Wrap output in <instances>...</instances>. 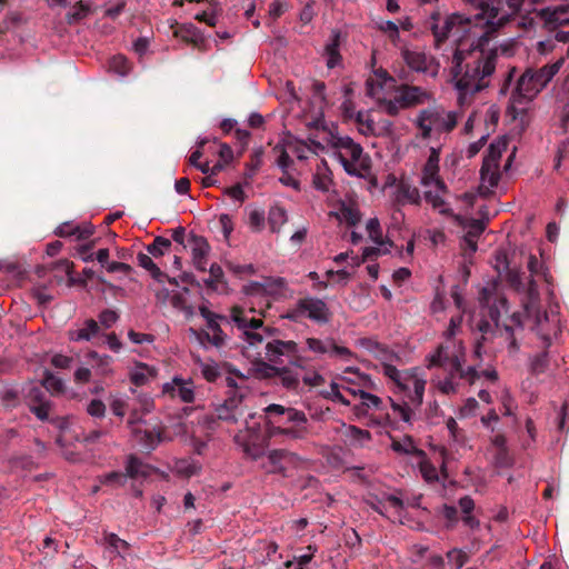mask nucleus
<instances>
[{
    "mask_svg": "<svg viewBox=\"0 0 569 569\" xmlns=\"http://www.w3.org/2000/svg\"><path fill=\"white\" fill-rule=\"evenodd\" d=\"M426 24L432 32L435 44L438 48L449 37H457L451 73L455 88L458 91V103L463 106L475 93L489 87L495 73L496 52L486 53L483 50H472L475 47H483L488 43L479 44L471 36L472 30L478 26L477 16L471 23L469 20L465 21L460 14L442 16L440 12H432Z\"/></svg>",
    "mask_w": 569,
    "mask_h": 569,
    "instance_id": "1",
    "label": "nucleus"
},
{
    "mask_svg": "<svg viewBox=\"0 0 569 569\" xmlns=\"http://www.w3.org/2000/svg\"><path fill=\"white\" fill-rule=\"evenodd\" d=\"M250 312H254V309L247 312L240 307H232L230 311L231 320L241 332L243 353L248 358L260 359L262 358L260 348L263 346V358L269 362L282 365L288 360L291 366L303 369L307 358L299 355L298 343L293 340L280 339H272L264 343L266 338L271 337L277 329L266 327L261 318L250 317Z\"/></svg>",
    "mask_w": 569,
    "mask_h": 569,
    "instance_id": "2",
    "label": "nucleus"
},
{
    "mask_svg": "<svg viewBox=\"0 0 569 569\" xmlns=\"http://www.w3.org/2000/svg\"><path fill=\"white\" fill-rule=\"evenodd\" d=\"M507 280L517 291L526 289L527 298L523 301V311L513 312L510 316V325H505V336L509 343V350L516 351L518 343L515 331L522 330L527 320L532 321V330L542 339L545 347H549L551 339L559 331V319L557 315L549 316L539 310L540 296L536 281L531 278L527 287L522 283L521 273L518 270H509Z\"/></svg>",
    "mask_w": 569,
    "mask_h": 569,
    "instance_id": "3",
    "label": "nucleus"
},
{
    "mask_svg": "<svg viewBox=\"0 0 569 569\" xmlns=\"http://www.w3.org/2000/svg\"><path fill=\"white\" fill-rule=\"evenodd\" d=\"M565 63V58H560L553 63L546 64L540 69L528 68L518 79L517 87L511 94L508 113L516 119L525 111L523 104L531 101L552 78L560 71Z\"/></svg>",
    "mask_w": 569,
    "mask_h": 569,
    "instance_id": "4",
    "label": "nucleus"
},
{
    "mask_svg": "<svg viewBox=\"0 0 569 569\" xmlns=\"http://www.w3.org/2000/svg\"><path fill=\"white\" fill-rule=\"evenodd\" d=\"M466 361V348L459 339H443V341L430 353L426 356L425 362L428 369L442 368L452 375H459V378L475 383L478 371L473 367L467 370L462 369Z\"/></svg>",
    "mask_w": 569,
    "mask_h": 569,
    "instance_id": "5",
    "label": "nucleus"
},
{
    "mask_svg": "<svg viewBox=\"0 0 569 569\" xmlns=\"http://www.w3.org/2000/svg\"><path fill=\"white\" fill-rule=\"evenodd\" d=\"M331 147L345 171L355 177L367 178L371 173V159L363 148L350 137H333Z\"/></svg>",
    "mask_w": 569,
    "mask_h": 569,
    "instance_id": "6",
    "label": "nucleus"
},
{
    "mask_svg": "<svg viewBox=\"0 0 569 569\" xmlns=\"http://www.w3.org/2000/svg\"><path fill=\"white\" fill-rule=\"evenodd\" d=\"M458 110H446L441 106L429 107L419 111L415 124L422 139H430L432 133H450L462 118Z\"/></svg>",
    "mask_w": 569,
    "mask_h": 569,
    "instance_id": "7",
    "label": "nucleus"
},
{
    "mask_svg": "<svg viewBox=\"0 0 569 569\" xmlns=\"http://www.w3.org/2000/svg\"><path fill=\"white\" fill-rule=\"evenodd\" d=\"M509 138L506 136L498 137L493 140L487 153L483 157L480 168V183L478 186V194L488 197L493 193L501 179L500 160L503 153L508 151Z\"/></svg>",
    "mask_w": 569,
    "mask_h": 569,
    "instance_id": "8",
    "label": "nucleus"
},
{
    "mask_svg": "<svg viewBox=\"0 0 569 569\" xmlns=\"http://www.w3.org/2000/svg\"><path fill=\"white\" fill-rule=\"evenodd\" d=\"M331 318V312L327 303L317 297H303L291 305L280 319L292 322H301L309 319L316 323H327Z\"/></svg>",
    "mask_w": 569,
    "mask_h": 569,
    "instance_id": "9",
    "label": "nucleus"
},
{
    "mask_svg": "<svg viewBox=\"0 0 569 569\" xmlns=\"http://www.w3.org/2000/svg\"><path fill=\"white\" fill-rule=\"evenodd\" d=\"M200 316L206 325L201 329H190L198 342L207 348L208 346L221 348L227 342V333L222 330L221 323L228 322V318L223 315L211 311L207 306L201 305L198 308Z\"/></svg>",
    "mask_w": 569,
    "mask_h": 569,
    "instance_id": "10",
    "label": "nucleus"
},
{
    "mask_svg": "<svg viewBox=\"0 0 569 569\" xmlns=\"http://www.w3.org/2000/svg\"><path fill=\"white\" fill-rule=\"evenodd\" d=\"M307 467V460L296 452L286 449H273L268 452L262 468L267 473L279 475L283 478L295 477Z\"/></svg>",
    "mask_w": 569,
    "mask_h": 569,
    "instance_id": "11",
    "label": "nucleus"
},
{
    "mask_svg": "<svg viewBox=\"0 0 569 569\" xmlns=\"http://www.w3.org/2000/svg\"><path fill=\"white\" fill-rule=\"evenodd\" d=\"M427 380L419 373L418 368L406 370V375L399 381L397 389L409 399L410 403L418 408L423 402Z\"/></svg>",
    "mask_w": 569,
    "mask_h": 569,
    "instance_id": "12",
    "label": "nucleus"
},
{
    "mask_svg": "<svg viewBox=\"0 0 569 569\" xmlns=\"http://www.w3.org/2000/svg\"><path fill=\"white\" fill-rule=\"evenodd\" d=\"M440 151V147L430 148L427 161L422 167L420 183L426 188L433 187L443 191L446 189V183L439 174Z\"/></svg>",
    "mask_w": 569,
    "mask_h": 569,
    "instance_id": "13",
    "label": "nucleus"
},
{
    "mask_svg": "<svg viewBox=\"0 0 569 569\" xmlns=\"http://www.w3.org/2000/svg\"><path fill=\"white\" fill-rule=\"evenodd\" d=\"M161 393L163 397L179 399L184 403H192L196 399L193 381L180 376H174L170 382L163 383Z\"/></svg>",
    "mask_w": 569,
    "mask_h": 569,
    "instance_id": "14",
    "label": "nucleus"
},
{
    "mask_svg": "<svg viewBox=\"0 0 569 569\" xmlns=\"http://www.w3.org/2000/svg\"><path fill=\"white\" fill-rule=\"evenodd\" d=\"M402 59L412 71L430 73L436 76L438 64L435 63L432 57L427 56L423 51L405 49L401 52Z\"/></svg>",
    "mask_w": 569,
    "mask_h": 569,
    "instance_id": "15",
    "label": "nucleus"
},
{
    "mask_svg": "<svg viewBox=\"0 0 569 569\" xmlns=\"http://www.w3.org/2000/svg\"><path fill=\"white\" fill-rule=\"evenodd\" d=\"M397 94L406 109L427 103L432 99L431 92L427 89L409 84L400 86Z\"/></svg>",
    "mask_w": 569,
    "mask_h": 569,
    "instance_id": "16",
    "label": "nucleus"
},
{
    "mask_svg": "<svg viewBox=\"0 0 569 569\" xmlns=\"http://www.w3.org/2000/svg\"><path fill=\"white\" fill-rule=\"evenodd\" d=\"M392 201L396 206L415 204L419 206L421 202L420 191L417 187L411 186L406 181H400L395 187Z\"/></svg>",
    "mask_w": 569,
    "mask_h": 569,
    "instance_id": "17",
    "label": "nucleus"
},
{
    "mask_svg": "<svg viewBox=\"0 0 569 569\" xmlns=\"http://www.w3.org/2000/svg\"><path fill=\"white\" fill-rule=\"evenodd\" d=\"M129 380L136 387H142L154 380L158 376V369L144 362H136L128 372Z\"/></svg>",
    "mask_w": 569,
    "mask_h": 569,
    "instance_id": "18",
    "label": "nucleus"
},
{
    "mask_svg": "<svg viewBox=\"0 0 569 569\" xmlns=\"http://www.w3.org/2000/svg\"><path fill=\"white\" fill-rule=\"evenodd\" d=\"M94 232V227L90 222L81 224L72 221L61 223L54 231L59 237H76L78 240L88 239Z\"/></svg>",
    "mask_w": 569,
    "mask_h": 569,
    "instance_id": "19",
    "label": "nucleus"
},
{
    "mask_svg": "<svg viewBox=\"0 0 569 569\" xmlns=\"http://www.w3.org/2000/svg\"><path fill=\"white\" fill-rule=\"evenodd\" d=\"M191 251H192V261L194 267L199 271L207 270V258L210 251V246L208 241L201 236H191L190 239Z\"/></svg>",
    "mask_w": 569,
    "mask_h": 569,
    "instance_id": "20",
    "label": "nucleus"
},
{
    "mask_svg": "<svg viewBox=\"0 0 569 569\" xmlns=\"http://www.w3.org/2000/svg\"><path fill=\"white\" fill-rule=\"evenodd\" d=\"M331 214L335 216L339 222H345L349 227L358 224L362 217L358 204L353 201H340L337 210L331 212Z\"/></svg>",
    "mask_w": 569,
    "mask_h": 569,
    "instance_id": "21",
    "label": "nucleus"
},
{
    "mask_svg": "<svg viewBox=\"0 0 569 569\" xmlns=\"http://www.w3.org/2000/svg\"><path fill=\"white\" fill-rule=\"evenodd\" d=\"M341 33L339 30H332L329 41L325 47L326 64L329 69H333L341 64L342 57L340 54Z\"/></svg>",
    "mask_w": 569,
    "mask_h": 569,
    "instance_id": "22",
    "label": "nucleus"
},
{
    "mask_svg": "<svg viewBox=\"0 0 569 569\" xmlns=\"http://www.w3.org/2000/svg\"><path fill=\"white\" fill-rule=\"evenodd\" d=\"M132 427V432L137 440L148 449H154L158 445L167 440L164 430L161 427H156L151 430Z\"/></svg>",
    "mask_w": 569,
    "mask_h": 569,
    "instance_id": "23",
    "label": "nucleus"
},
{
    "mask_svg": "<svg viewBox=\"0 0 569 569\" xmlns=\"http://www.w3.org/2000/svg\"><path fill=\"white\" fill-rule=\"evenodd\" d=\"M99 332V325L93 319H87L81 327L70 329L68 331V338L71 341H90Z\"/></svg>",
    "mask_w": 569,
    "mask_h": 569,
    "instance_id": "24",
    "label": "nucleus"
},
{
    "mask_svg": "<svg viewBox=\"0 0 569 569\" xmlns=\"http://www.w3.org/2000/svg\"><path fill=\"white\" fill-rule=\"evenodd\" d=\"M227 385L230 388L227 399L223 401L233 412L238 416H242V402L246 397L244 391L238 388L233 378H227Z\"/></svg>",
    "mask_w": 569,
    "mask_h": 569,
    "instance_id": "25",
    "label": "nucleus"
},
{
    "mask_svg": "<svg viewBox=\"0 0 569 569\" xmlns=\"http://www.w3.org/2000/svg\"><path fill=\"white\" fill-rule=\"evenodd\" d=\"M126 479L131 478H147L150 476L151 467L144 463L140 458L134 455H129L126 461Z\"/></svg>",
    "mask_w": 569,
    "mask_h": 569,
    "instance_id": "26",
    "label": "nucleus"
},
{
    "mask_svg": "<svg viewBox=\"0 0 569 569\" xmlns=\"http://www.w3.org/2000/svg\"><path fill=\"white\" fill-rule=\"evenodd\" d=\"M552 26L569 24V6H558L553 9H545L538 12V17Z\"/></svg>",
    "mask_w": 569,
    "mask_h": 569,
    "instance_id": "27",
    "label": "nucleus"
},
{
    "mask_svg": "<svg viewBox=\"0 0 569 569\" xmlns=\"http://www.w3.org/2000/svg\"><path fill=\"white\" fill-rule=\"evenodd\" d=\"M360 403L355 406L353 411L356 416H367L370 410H382V400L376 395L369 392H361Z\"/></svg>",
    "mask_w": 569,
    "mask_h": 569,
    "instance_id": "28",
    "label": "nucleus"
},
{
    "mask_svg": "<svg viewBox=\"0 0 569 569\" xmlns=\"http://www.w3.org/2000/svg\"><path fill=\"white\" fill-rule=\"evenodd\" d=\"M358 131L363 136H379L380 128L377 126L369 111H358L356 116Z\"/></svg>",
    "mask_w": 569,
    "mask_h": 569,
    "instance_id": "29",
    "label": "nucleus"
},
{
    "mask_svg": "<svg viewBox=\"0 0 569 569\" xmlns=\"http://www.w3.org/2000/svg\"><path fill=\"white\" fill-rule=\"evenodd\" d=\"M418 467L420 473L426 482L435 483L439 480V471L437 467L430 461L425 451L418 452Z\"/></svg>",
    "mask_w": 569,
    "mask_h": 569,
    "instance_id": "30",
    "label": "nucleus"
},
{
    "mask_svg": "<svg viewBox=\"0 0 569 569\" xmlns=\"http://www.w3.org/2000/svg\"><path fill=\"white\" fill-rule=\"evenodd\" d=\"M137 402L139 405V409H136L131 412L128 420L129 426H134L138 421H140L143 415L150 413L154 409V400L149 395L140 393L137 397Z\"/></svg>",
    "mask_w": 569,
    "mask_h": 569,
    "instance_id": "31",
    "label": "nucleus"
},
{
    "mask_svg": "<svg viewBox=\"0 0 569 569\" xmlns=\"http://www.w3.org/2000/svg\"><path fill=\"white\" fill-rule=\"evenodd\" d=\"M332 183L331 172L325 161H321L316 169L312 178V184L322 192L329 191Z\"/></svg>",
    "mask_w": 569,
    "mask_h": 569,
    "instance_id": "32",
    "label": "nucleus"
},
{
    "mask_svg": "<svg viewBox=\"0 0 569 569\" xmlns=\"http://www.w3.org/2000/svg\"><path fill=\"white\" fill-rule=\"evenodd\" d=\"M258 441V433L253 430L246 429L244 431H240L234 436V442L242 448L244 453L251 456L252 458H257V453L253 450Z\"/></svg>",
    "mask_w": 569,
    "mask_h": 569,
    "instance_id": "33",
    "label": "nucleus"
},
{
    "mask_svg": "<svg viewBox=\"0 0 569 569\" xmlns=\"http://www.w3.org/2000/svg\"><path fill=\"white\" fill-rule=\"evenodd\" d=\"M447 193V188L443 191L438 190L435 188V191L427 190L425 192V199L428 203L432 206V208L439 213L449 216L451 214V209L449 208L448 203L445 201L443 196Z\"/></svg>",
    "mask_w": 569,
    "mask_h": 569,
    "instance_id": "34",
    "label": "nucleus"
},
{
    "mask_svg": "<svg viewBox=\"0 0 569 569\" xmlns=\"http://www.w3.org/2000/svg\"><path fill=\"white\" fill-rule=\"evenodd\" d=\"M345 437L352 443L362 446L371 440V433L353 425L342 423Z\"/></svg>",
    "mask_w": 569,
    "mask_h": 569,
    "instance_id": "35",
    "label": "nucleus"
},
{
    "mask_svg": "<svg viewBox=\"0 0 569 569\" xmlns=\"http://www.w3.org/2000/svg\"><path fill=\"white\" fill-rule=\"evenodd\" d=\"M366 229L368 232L369 238L380 247L389 246L393 247V242L390 240H385L382 234V229L380 226V221L378 218H370L367 221Z\"/></svg>",
    "mask_w": 569,
    "mask_h": 569,
    "instance_id": "36",
    "label": "nucleus"
},
{
    "mask_svg": "<svg viewBox=\"0 0 569 569\" xmlns=\"http://www.w3.org/2000/svg\"><path fill=\"white\" fill-rule=\"evenodd\" d=\"M287 211L279 206H273L268 212V224L271 232H279L280 229L287 223Z\"/></svg>",
    "mask_w": 569,
    "mask_h": 569,
    "instance_id": "37",
    "label": "nucleus"
},
{
    "mask_svg": "<svg viewBox=\"0 0 569 569\" xmlns=\"http://www.w3.org/2000/svg\"><path fill=\"white\" fill-rule=\"evenodd\" d=\"M260 286L270 296H280L287 290V281L281 277L266 278Z\"/></svg>",
    "mask_w": 569,
    "mask_h": 569,
    "instance_id": "38",
    "label": "nucleus"
},
{
    "mask_svg": "<svg viewBox=\"0 0 569 569\" xmlns=\"http://www.w3.org/2000/svg\"><path fill=\"white\" fill-rule=\"evenodd\" d=\"M174 36L180 37L183 41L193 44H198L202 41L201 33L192 23L181 24L177 30H174Z\"/></svg>",
    "mask_w": 569,
    "mask_h": 569,
    "instance_id": "39",
    "label": "nucleus"
},
{
    "mask_svg": "<svg viewBox=\"0 0 569 569\" xmlns=\"http://www.w3.org/2000/svg\"><path fill=\"white\" fill-rule=\"evenodd\" d=\"M103 542L112 552L120 557H123L122 552L128 551L130 548V545L126 540L119 538L113 532H104Z\"/></svg>",
    "mask_w": 569,
    "mask_h": 569,
    "instance_id": "40",
    "label": "nucleus"
},
{
    "mask_svg": "<svg viewBox=\"0 0 569 569\" xmlns=\"http://www.w3.org/2000/svg\"><path fill=\"white\" fill-rule=\"evenodd\" d=\"M391 449L395 452L401 453V455H412L416 458L418 457V452L422 451L421 449H418L411 437L406 436L400 440L392 439L391 442Z\"/></svg>",
    "mask_w": 569,
    "mask_h": 569,
    "instance_id": "41",
    "label": "nucleus"
},
{
    "mask_svg": "<svg viewBox=\"0 0 569 569\" xmlns=\"http://www.w3.org/2000/svg\"><path fill=\"white\" fill-rule=\"evenodd\" d=\"M527 267L531 277L541 276L548 284H551L552 277L548 268L535 254L529 256Z\"/></svg>",
    "mask_w": 569,
    "mask_h": 569,
    "instance_id": "42",
    "label": "nucleus"
},
{
    "mask_svg": "<svg viewBox=\"0 0 569 569\" xmlns=\"http://www.w3.org/2000/svg\"><path fill=\"white\" fill-rule=\"evenodd\" d=\"M489 43L490 41L483 46V47H475V51H485L486 53L488 52H491V51H495L496 52V56H495V62H493V66L496 67L497 66V59H498V56L501 54V56H505V57H512L515 54V50H516V43L513 41H508V42H505V43H501L499 47H496V48H492V49H489Z\"/></svg>",
    "mask_w": 569,
    "mask_h": 569,
    "instance_id": "43",
    "label": "nucleus"
},
{
    "mask_svg": "<svg viewBox=\"0 0 569 569\" xmlns=\"http://www.w3.org/2000/svg\"><path fill=\"white\" fill-rule=\"evenodd\" d=\"M276 432L290 439H303L308 435L307 425H293L291 427H278Z\"/></svg>",
    "mask_w": 569,
    "mask_h": 569,
    "instance_id": "44",
    "label": "nucleus"
},
{
    "mask_svg": "<svg viewBox=\"0 0 569 569\" xmlns=\"http://www.w3.org/2000/svg\"><path fill=\"white\" fill-rule=\"evenodd\" d=\"M42 386L52 395L62 393L64 389L63 381L49 371L44 373Z\"/></svg>",
    "mask_w": 569,
    "mask_h": 569,
    "instance_id": "45",
    "label": "nucleus"
},
{
    "mask_svg": "<svg viewBox=\"0 0 569 569\" xmlns=\"http://www.w3.org/2000/svg\"><path fill=\"white\" fill-rule=\"evenodd\" d=\"M109 69L119 76H127L131 69V66L124 56L117 54L110 59Z\"/></svg>",
    "mask_w": 569,
    "mask_h": 569,
    "instance_id": "46",
    "label": "nucleus"
},
{
    "mask_svg": "<svg viewBox=\"0 0 569 569\" xmlns=\"http://www.w3.org/2000/svg\"><path fill=\"white\" fill-rule=\"evenodd\" d=\"M278 375L281 385L289 389V390H296L299 386V377L297 373L292 372L290 369L283 367L281 369H278Z\"/></svg>",
    "mask_w": 569,
    "mask_h": 569,
    "instance_id": "47",
    "label": "nucleus"
},
{
    "mask_svg": "<svg viewBox=\"0 0 569 569\" xmlns=\"http://www.w3.org/2000/svg\"><path fill=\"white\" fill-rule=\"evenodd\" d=\"M171 247V241L163 237H157L152 243L147 248L148 252L153 257L158 258L164 254V252Z\"/></svg>",
    "mask_w": 569,
    "mask_h": 569,
    "instance_id": "48",
    "label": "nucleus"
},
{
    "mask_svg": "<svg viewBox=\"0 0 569 569\" xmlns=\"http://www.w3.org/2000/svg\"><path fill=\"white\" fill-rule=\"evenodd\" d=\"M371 507L380 515H385L387 508H392L397 513H399L403 509V502L396 496H388L381 507L379 505H371Z\"/></svg>",
    "mask_w": 569,
    "mask_h": 569,
    "instance_id": "49",
    "label": "nucleus"
},
{
    "mask_svg": "<svg viewBox=\"0 0 569 569\" xmlns=\"http://www.w3.org/2000/svg\"><path fill=\"white\" fill-rule=\"evenodd\" d=\"M448 376L443 380L437 382V389L443 395H452L458 391V385L455 382L456 377L459 375H452L447 371Z\"/></svg>",
    "mask_w": 569,
    "mask_h": 569,
    "instance_id": "50",
    "label": "nucleus"
},
{
    "mask_svg": "<svg viewBox=\"0 0 569 569\" xmlns=\"http://www.w3.org/2000/svg\"><path fill=\"white\" fill-rule=\"evenodd\" d=\"M89 357L97 361V365L100 368V375L107 377L112 373V358L110 356H99L96 351H92L89 353Z\"/></svg>",
    "mask_w": 569,
    "mask_h": 569,
    "instance_id": "51",
    "label": "nucleus"
},
{
    "mask_svg": "<svg viewBox=\"0 0 569 569\" xmlns=\"http://www.w3.org/2000/svg\"><path fill=\"white\" fill-rule=\"evenodd\" d=\"M177 472L184 476V477H191L193 475H197L201 467L199 463L190 460H180L176 463Z\"/></svg>",
    "mask_w": 569,
    "mask_h": 569,
    "instance_id": "52",
    "label": "nucleus"
},
{
    "mask_svg": "<svg viewBox=\"0 0 569 569\" xmlns=\"http://www.w3.org/2000/svg\"><path fill=\"white\" fill-rule=\"evenodd\" d=\"M47 400L44 392L39 387H32L27 395V406L30 411L33 407H38Z\"/></svg>",
    "mask_w": 569,
    "mask_h": 569,
    "instance_id": "53",
    "label": "nucleus"
},
{
    "mask_svg": "<svg viewBox=\"0 0 569 569\" xmlns=\"http://www.w3.org/2000/svg\"><path fill=\"white\" fill-rule=\"evenodd\" d=\"M209 279L204 282L208 287L217 289L223 282V270L218 263H212L209 269Z\"/></svg>",
    "mask_w": 569,
    "mask_h": 569,
    "instance_id": "54",
    "label": "nucleus"
},
{
    "mask_svg": "<svg viewBox=\"0 0 569 569\" xmlns=\"http://www.w3.org/2000/svg\"><path fill=\"white\" fill-rule=\"evenodd\" d=\"M447 558L453 569H461L468 561V556L460 549H452L448 551Z\"/></svg>",
    "mask_w": 569,
    "mask_h": 569,
    "instance_id": "55",
    "label": "nucleus"
},
{
    "mask_svg": "<svg viewBox=\"0 0 569 569\" xmlns=\"http://www.w3.org/2000/svg\"><path fill=\"white\" fill-rule=\"evenodd\" d=\"M89 12V7L84 4L82 1L77 2V4L67 13L68 23H73L87 17Z\"/></svg>",
    "mask_w": 569,
    "mask_h": 569,
    "instance_id": "56",
    "label": "nucleus"
},
{
    "mask_svg": "<svg viewBox=\"0 0 569 569\" xmlns=\"http://www.w3.org/2000/svg\"><path fill=\"white\" fill-rule=\"evenodd\" d=\"M102 485L122 487L126 483V476L119 471H111L99 477Z\"/></svg>",
    "mask_w": 569,
    "mask_h": 569,
    "instance_id": "57",
    "label": "nucleus"
},
{
    "mask_svg": "<svg viewBox=\"0 0 569 569\" xmlns=\"http://www.w3.org/2000/svg\"><path fill=\"white\" fill-rule=\"evenodd\" d=\"M391 408L395 415L399 416V418L407 423L411 422L412 418V409L407 402L398 403L391 400Z\"/></svg>",
    "mask_w": 569,
    "mask_h": 569,
    "instance_id": "58",
    "label": "nucleus"
},
{
    "mask_svg": "<svg viewBox=\"0 0 569 569\" xmlns=\"http://www.w3.org/2000/svg\"><path fill=\"white\" fill-rule=\"evenodd\" d=\"M549 366V357L547 351L535 356L531 360V371L536 375L543 372Z\"/></svg>",
    "mask_w": 569,
    "mask_h": 569,
    "instance_id": "59",
    "label": "nucleus"
},
{
    "mask_svg": "<svg viewBox=\"0 0 569 569\" xmlns=\"http://www.w3.org/2000/svg\"><path fill=\"white\" fill-rule=\"evenodd\" d=\"M380 108L389 116H397L400 109H406L402 107V102L399 99V96L396 94L392 100H383L380 102Z\"/></svg>",
    "mask_w": 569,
    "mask_h": 569,
    "instance_id": "60",
    "label": "nucleus"
},
{
    "mask_svg": "<svg viewBox=\"0 0 569 569\" xmlns=\"http://www.w3.org/2000/svg\"><path fill=\"white\" fill-rule=\"evenodd\" d=\"M467 232L465 236H469L471 238H479V236L485 231L486 223L483 220L471 219L465 224Z\"/></svg>",
    "mask_w": 569,
    "mask_h": 569,
    "instance_id": "61",
    "label": "nucleus"
},
{
    "mask_svg": "<svg viewBox=\"0 0 569 569\" xmlns=\"http://www.w3.org/2000/svg\"><path fill=\"white\" fill-rule=\"evenodd\" d=\"M138 262H139V266L144 268L146 270L150 271L151 274L154 277V278H158L160 274H161V271L160 269L158 268V266L153 262V260L151 259V257H149L148 254L146 253H139L138 257Z\"/></svg>",
    "mask_w": 569,
    "mask_h": 569,
    "instance_id": "62",
    "label": "nucleus"
},
{
    "mask_svg": "<svg viewBox=\"0 0 569 569\" xmlns=\"http://www.w3.org/2000/svg\"><path fill=\"white\" fill-rule=\"evenodd\" d=\"M378 29L386 33L392 42L399 39V26L392 21L380 22Z\"/></svg>",
    "mask_w": 569,
    "mask_h": 569,
    "instance_id": "63",
    "label": "nucleus"
},
{
    "mask_svg": "<svg viewBox=\"0 0 569 569\" xmlns=\"http://www.w3.org/2000/svg\"><path fill=\"white\" fill-rule=\"evenodd\" d=\"M98 319L102 327L109 329L118 321L119 315L114 310L106 309L99 313Z\"/></svg>",
    "mask_w": 569,
    "mask_h": 569,
    "instance_id": "64",
    "label": "nucleus"
}]
</instances>
